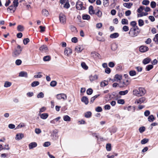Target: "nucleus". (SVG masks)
Masks as SVG:
<instances>
[{
	"mask_svg": "<svg viewBox=\"0 0 158 158\" xmlns=\"http://www.w3.org/2000/svg\"><path fill=\"white\" fill-rule=\"evenodd\" d=\"M37 143L35 142H31L29 144V148L30 149L33 148L37 147Z\"/></svg>",
	"mask_w": 158,
	"mask_h": 158,
	"instance_id": "nucleus-13",
	"label": "nucleus"
},
{
	"mask_svg": "<svg viewBox=\"0 0 158 158\" xmlns=\"http://www.w3.org/2000/svg\"><path fill=\"white\" fill-rule=\"evenodd\" d=\"M108 84V82L107 81H104L101 82V86L103 87L107 85Z\"/></svg>",
	"mask_w": 158,
	"mask_h": 158,
	"instance_id": "nucleus-33",
	"label": "nucleus"
},
{
	"mask_svg": "<svg viewBox=\"0 0 158 158\" xmlns=\"http://www.w3.org/2000/svg\"><path fill=\"white\" fill-rule=\"evenodd\" d=\"M44 96V93L42 92H40L39 94H38L37 96V98H43Z\"/></svg>",
	"mask_w": 158,
	"mask_h": 158,
	"instance_id": "nucleus-38",
	"label": "nucleus"
},
{
	"mask_svg": "<svg viewBox=\"0 0 158 158\" xmlns=\"http://www.w3.org/2000/svg\"><path fill=\"white\" fill-rule=\"evenodd\" d=\"M22 63V61L21 60L18 59L15 61V64L18 65H20Z\"/></svg>",
	"mask_w": 158,
	"mask_h": 158,
	"instance_id": "nucleus-56",
	"label": "nucleus"
},
{
	"mask_svg": "<svg viewBox=\"0 0 158 158\" xmlns=\"http://www.w3.org/2000/svg\"><path fill=\"white\" fill-rule=\"evenodd\" d=\"M8 10L11 11V13H14L16 10V8L12 5H11L7 8V10Z\"/></svg>",
	"mask_w": 158,
	"mask_h": 158,
	"instance_id": "nucleus-23",
	"label": "nucleus"
},
{
	"mask_svg": "<svg viewBox=\"0 0 158 158\" xmlns=\"http://www.w3.org/2000/svg\"><path fill=\"white\" fill-rule=\"evenodd\" d=\"M115 65L114 63L113 62H110L108 64V66L111 68H113Z\"/></svg>",
	"mask_w": 158,
	"mask_h": 158,
	"instance_id": "nucleus-62",
	"label": "nucleus"
},
{
	"mask_svg": "<svg viewBox=\"0 0 158 158\" xmlns=\"http://www.w3.org/2000/svg\"><path fill=\"white\" fill-rule=\"evenodd\" d=\"M81 101L84 103L85 105H87L89 103L88 99L87 97L85 96H83L81 99Z\"/></svg>",
	"mask_w": 158,
	"mask_h": 158,
	"instance_id": "nucleus-18",
	"label": "nucleus"
},
{
	"mask_svg": "<svg viewBox=\"0 0 158 158\" xmlns=\"http://www.w3.org/2000/svg\"><path fill=\"white\" fill-rule=\"evenodd\" d=\"M39 50L43 52H46L48 51V49L46 45H43L40 48Z\"/></svg>",
	"mask_w": 158,
	"mask_h": 158,
	"instance_id": "nucleus-7",
	"label": "nucleus"
},
{
	"mask_svg": "<svg viewBox=\"0 0 158 158\" xmlns=\"http://www.w3.org/2000/svg\"><path fill=\"white\" fill-rule=\"evenodd\" d=\"M153 40L156 44H158V33L155 35V37L153 39Z\"/></svg>",
	"mask_w": 158,
	"mask_h": 158,
	"instance_id": "nucleus-43",
	"label": "nucleus"
},
{
	"mask_svg": "<svg viewBox=\"0 0 158 158\" xmlns=\"http://www.w3.org/2000/svg\"><path fill=\"white\" fill-rule=\"evenodd\" d=\"M150 5L152 8H154L156 6V3L154 1H152L151 2Z\"/></svg>",
	"mask_w": 158,
	"mask_h": 158,
	"instance_id": "nucleus-57",
	"label": "nucleus"
},
{
	"mask_svg": "<svg viewBox=\"0 0 158 158\" xmlns=\"http://www.w3.org/2000/svg\"><path fill=\"white\" fill-rule=\"evenodd\" d=\"M42 15L45 17L48 16L49 14L48 11L46 9H43L42 11Z\"/></svg>",
	"mask_w": 158,
	"mask_h": 158,
	"instance_id": "nucleus-16",
	"label": "nucleus"
},
{
	"mask_svg": "<svg viewBox=\"0 0 158 158\" xmlns=\"http://www.w3.org/2000/svg\"><path fill=\"white\" fill-rule=\"evenodd\" d=\"M89 13L91 15L94 14V10H93V7L92 6H90L89 8Z\"/></svg>",
	"mask_w": 158,
	"mask_h": 158,
	"instance_id": "nucleus-24",
	"label": "nucleus"
},
{
	"mask_svg": "<svg viewBox=\"0 0 158 158\" xmlns=\"http://www.w3.org/2000/svg\"><path fill=\"white\" fill-rule=\"evenodd\" d=\"M56 98L58 100L62 99L64 101L66 100L67 99L66 95L64 93H61L57 94Z\"/></svg>",
	"mask_w": 158,
	"mask_h": 158,
	"instance_id": "nucleus-4",
	"label": "nucleus"
},
{
	"mask_svg": "<svg viewBox=\"0 0 158 158\" xmlns=\"http://www.w3.org/2000/svg\"><path fill=\"white\" fill-rule=\"evenodd\" d=\"M151 61V59L149 57H147L143 60L142 61L143 63L144 64H146L149 63Z\"/></svg>",
	"mask_w": 158,
	"mask_h": 158,
	"instance_id": "nucleus-17",
	"label": "nucleus"
},
{
	"mask_svg": "<svg viewBox=\"0 0 158 158\" xmlns=\"http://www.w3.org/2000/svg\"><path fill=\"white\" fill-rule=\"evenodd\" d=\"M11 85V83L10 82L8 81H6L5 82L4 84V87H10Z\"/></svg>",
	"mask_w": 158,
	"mask_h": 158,
	"instance_id": "nucleus-29",
	"label": "nucleus"
},
{
	"mask_svg": "<svg viewBox=\"0 0 158 158\" xmlns=\"http://www.w3.org/2000/svg\"><path fill=\"white\" fill-rule=\"evenodd\" d=\"M148 47L145 46H141L139 48V51L141 52H144L148 51Z\"/></svg>",
	"mask_w": 158,
	"mask_h": 158,
	"instance_id": "nucleus-9",
	"label": "nucleus"
},
{
	"mask_svg": "<svg viewBox=\"0 0 158 158\" xmlns=\"http://www.w3.org/2000/svg\"><path fill=\"white\" fill-rule=\"evenodd\" d=\"M123 6L128 9L130 8L133 5V3L131 2L125 3L123 4Z\"/></svg>",
	"mask_w": 158,
	"mask_h": 158,
	"instance_id": "nucleus-20",
	"label": "nucleus"
},
{
	"mask_svg": "<svg viewBox=\"0 0 158 158\" xmlns=\"http://www.w3.org/2000/svg\"><path fill=\"white\" fill-rule=\"evenodd\" d=\"M18 0H14L13 2V6L15 8L18 6L19 5Z\"/></svg>",
	"mask_w": 158,
	"mask_h": 158,
	"instance_id": "nucleus-47",
	"label": "nucleus"
},
{
	"mask_svg": "<svg viewBox=\"0 0 158 158\" xmlns=\"http://www.w3.org/2000/svg\"><path fill=\"white\" fill-rule=\"evenodd\" d=\"M130 24L132 26L134 27V28H135V27L136 26V25L137 24V23L135 21H133L131 22Z\"/></svg>",
	"mask_w": 158,
	"mask_h": 158,
	"instance_id": "nucleus-55",
	"label": "nucleus"
},
{
	"mask_svg": "<svg viewBox=\"0 0 158 158\" xmlns=\"http://www.w3.org/2000/svg\"><path fill=\"white\" fill-rule=\"evenodd\" d=\"M63 119L65 121L69 122L71 120V118L69 116L66 115L63 117Z\"/></svg>",
	"mask_w": 158,
	"mask_h": 158,
	"instance_id": "nucleus-27",
	"label": "nucleus"
},
{
	"mask_svg": "<svg viewBox=\"0 0 158 158\" xmlns=\"http://www.w3.org/2000/svg\"><path fill=\"white\" fill-rule=\"evenodd\" d=\"M35 132L37 134H39L41 132V131L40 129L37 128L35 129Z\"/></svg>",
	"mask_w": 158,
	"mask_h": 158,
	"instance_id": "nucleus-64",
	"label": "nucleus"
},
{
	"mask_svg": "<svg viewBox=\"0 0 158 158\" xmlns=\"http://www.w3.org/2000/svg\"><path fill=\"white\" fill-rule=\"evenodd\" d=\"M102 110V109L100 106H98L95 109V110L98 112H101Z\"/></svg>",
	"mask_w": 158,
	"mask_h": 158,
	"instance_id": "nucleus-61",
	"label": "nucleus"
},
{
	"mask_svg": "<svg viewBox=\"0 0 158 158\" xmlns=\"http://www.w3.org/2000/svg\"><path fill=\"white\" fill-rule=\"evenodd\" d=\"M91 55H92V56H94V57H95V58H96V57L99 58V57L100 55L98 53H97L96 52H92L91 53Z\"/></svg>",
	"mask_w": 158,
	"mask_h": 158,
	"instance_id": "nucleus-36",
	"label": "nucleus"
},
{
	"mask_svg": "<svg viewBox=\"0 0 158 158\" xmlns=\"http://www.w3.org/2000/svg\"><path fill=\"white\" fill-rule=\"evenodd\" d=\"M24 27L21 25H19L17 27V30L19 31H22L24 30Z\"/></svg>",
	"mask_w": 158,
	"mask_h": 158,
	"instance_id": "nucleus-32",
	"label": "nucleus"
},
{
	"mask_svg": "<svg viewBox=\"0 0 158 158\" xmlns=\"http://www.w3.org/2000/svg\"><path fill=\"white\" fill-rule=\"evenodd\" d=\"M148 120L150 122H152L155 120V118L152 115H151L148 117Z\"/></svg>",
	"mask_w": 158,
	"mask_h": 158,
	"instance_id": "nucleus-31",
	"label": "nucleus"
},
{
	"mask_svg": "<svg viewBox=\"0 0 158 158\" xmlns=\"http://www.w3.org/2000/svg\"><path fill=\"white\" fill-rule=\"evenodd\" d=\"M82 67L85 70H87L88 69V67L86 65L84 62H82L81 64Z\"/></svg>",
	"mask_w": 158,
	"mask_h": 158,
	"instance_id": "nucleus-42",
	"label": "nucleus"
},
{
	"mask_svg": "<svg viewBox=\"0 0 158 158\" xmlns=\"http://www.w3.org/2000/svg\"><path fill=\"white\" fill-rule=\"evenodd\" d=\"M40 84V83L38 81H34L32 82L31 84V86L32 87H35L38 85Z\"/></svg>",
	"mask_w": 158,
	"mask_h": 158,
	"instance_id": "nucleus-28",
	"label": "nucleus"
},
{
	"mask_svg": "<svg viewBox=\"0 0 158 158\" xmlns=\"http://www.w3.org/2000/svg\"><path fill=\"white\" fill-rule=\"evenodd\" d=\"M98 76L97 75H94L93 76L91 75L89 77V80L91 82H92L97 80L98 79Z\"/></svg>",
	"mask_w": 158,
	"mask_h": 158,
	"instance_id": "nucleus-12",
	"label": "nucleus"
},
{
	"mask_svg": "<svg viewBox=\"0 0 158 158\" xmlns=\"http://www.w3.org/2000/svg\"><path fill=\"white\" fill-rule=\"evenodd\" d=\"M149 1L148 0H143L142 2V4L143 5L147 6L149 4Z\"/></svg>",
	"mask_w": 158,
	"mask_h": 158,
	"instance_id": "nucleus-50",
	"label": "nucleus"
},
{
	"mask_svg": "<svg viewBox=\"0 0 158 158\" xmlns=\"http://www.w3.org/2000/svg\"><path fill=\"white\" fill-rule=\"evenodd\" d=\"M90 19V16L88 15H84L82 16V19L84 20H89Z\"/></svg>",
	"mask_w": 158,
	"mask_h": 158,
	"instance_id": "nucleus-35",
	"label": "nucleus"
},
{
	"mask_svg": "<svg viewBox=\"0 0 158 158\" xmlns=\"http://www.w3.org/2000/svg\"><path fill=\"white\" fill-rule=\"evenodd\" d=\"M129 75L131 76H133L136 75V72L135 70H131L129 71Z\"/></svg>",
	"mask_w": 158,
	"mask_h": 158,
	"instance_id": "nucleus-46",
	"label": "nucleus"
},
{
	"mask_svg": "<svg viewBox=\"0 0 158 158\" xmlns=\"http://www.w3.org/2000/svg\"><path fill=\"white\" fill-rule=\"evenodd\" d=\"M106 148L107 151H110L111 149V144L110 143H107L106 146Z\"/></svg>",
	"mask_w": 158,
	"mask_h": 158,
	"instance_id": "nucleus-41",
	"label": "nucleus"
},
{
	"mask_svg": "<svg viewBox=\"0 0 158 158\" xmlns=\"http://www.w3.org/2000/svg\"><path fill=\"white\" fill-rule=\"evenodd\" d=\"M111 72L110 69V68L107 67L105 69V72L107 74H109Z\"/></svg>",
	"mask_w": 158,
	"mask_h": 158,
	"instance_id": "nucleus-63",
	"label": "nucleus"
},
{
	"mask_svg": "<svg viewBox=\"0 0 158 158\" xmlns=\"http://www.w3.org/2000/svg\"><path fill=\"white\" fill-rule=\"evenodd\" d=\"M153 68V66L151 64H149L147 66L146 68V69L148 71H149L151 69H152Z\"/></svg>",
	"mask_w": 158,
	"mask_h": 158,
	"instance_id": "nucleus-44",
	"label": "nucleus"
},
{
	"mask_svg": "<svg viewBox=\"0 0 158 158\" xmlns=\"http://www.w3.org/2000/svg\"><path fill=\"white\" fill-rule=\"evenodd\" d=\"M146 91L143 88L140 87L138 89H135L133 90V94L138 97L142 96L145 94Z\"/></svg>",
	"mask_w": 158,
	"mask_h": 158,
	"instance_id": "nucleus-1",
	"label": "nucleus"
},
{
	"mask_svg": "<svg viewBox=\"0 0 158 158\" xmlns=\"http://www.w3.org/2000/svg\"><path fill=\"white\" fill-rule=\"evenodd\" d=\"M122 76L121 75L116 74L115 76V78L117 79V81L120 80L122 79Z\"/></svg>",
	"mask_w": 158,
	"mask_h": 158,
	"instance_id": "nucleus-39",
	"label": "nucleus"
},
{
	"mask_svg": "<svg viewBox=\"0 0 158 158\" xmlns=\"http://www.w3.org/2000/svg\"><path fill=\"white\" fill-rule=\"evenodd\" d=\"M117 102L119 104H121L122 105H123L124 104L125 102L124 101L123 99H120L118 100L117 101Z\"/></svg>",
	"mask_w": 158,
	"mask_h": 158,
	"instance_id": "nucleus-58",
	"label": "nucleus"
},
{
	"mask_svg": "<svg viewBox=\"0 0 158 158\" xmlns=\"http://www.w3.org/2000/svg\"><path fill=\"white\" fill-rule=\"evenodd\" d=\"M140 32V30L138 26H136L135 28H131L129 32L130 36L131 37H135L137 36Z\"/></svg>",
	"mask_w": 158,
	"mask_h": 158,
	"instance_id": "nucleus-2",
	"label": "nucleus"
},
{
	"mask_svg": "<svg viewBox=\"0 0 158 158\" xmlns=\"http://www.w3.org/2000/svg\"><path fill=\"white\" fill-rule=\"evenodd\" d=\"M72 53V50L69 48H66L64 51V55L67 56H69Z\"/></svg>",
	"mask_w": 158,
	"mask_h": 158,
	"instance_id": "nucleus-10",
	"label": "nucleus"
},
{
	"mask_svg": "<svg viewBox=\"0 0 158 158\" xmlns=\"http://www.w3.org/2000/svg\"><path fill=\"white\" fill-rule=\"evenodd\" d=\"M138 22L139 25L140 27H141L144 25L143 21L141 19H139Z\"/></svg>",
	"mask_w": 158,
	"mask_h": 158,
	"instance_id": "nucleus-45",
	"label": "nucleus"
},
{
	"mask_svg": "<svg viewBox=\"0 0 158 158\" xmlns=\"http://www.w3.org/2000/svg\"><path fill=\"white\" fill-rule=\"evenodd\" d=\"M148 14V13L147 12H142L140 14H138L137 15L138 17H141L143 16H146Z\"/></svg>",
	"mask_w": 158,
	"mask_h": 158,
	"instance_id": "nucleus-49",
	"label": "nucleus"
},
{
	"mask_svg": "<svg viewBox=\"0 0 158 158\" xmlns=\"http://www.w3.org/2000/svg\"><path fill=\"white\" fill-rule=\"evenodd\" d=\"M19 76L20 77H27V73L26 72L22 71L19 73Z\"/></svg>",
	"mask_w": 158,
	"mask_h": 158,
	"instance_id": "nucleus-19",
	"label": "nucleus"
},
{
	"mask_svg": "<svg viewBox=\"0 0 158 158\" xmlns=\"http://www.w3.org/2000/svg\"><path fill=\"white\" fill-rule=\"evenodd\" d=\"M144 8L143 6H140L137 10V12L139 13H141L144 9Z\"/></svg>",
	"mask_w": 158,
	"mask_h": 158,
	"instance_id": "nucleus-60",
	"label": "nucleus"
},
{
	"mask_svg": "<svg viewBox=\"0 0 158 158\" xmlns=\"http://www.w3.org/2000/svg\"><path fill=\"white\" fill-rule=\"evenodd\" d=\"M29 41L30 40L29 38H25L23 40V43L24 45H26L29 42Z\"/></svg>",
	"mask_w": 158,
	"mask_h": 158,
	"instance_id": "nucleus-54",
	"label": "nucleus"
},
{
	"mask_svg": "<svg viewBox=\"0 0 158 158\" xmlns=\"http://www.w3.org/2000/svg\"><path fill=\"white\" fill-rule=\"evenodd\" d=\"M130 81L128 80H124L123 82H120L119 84V87L123 88L127 86L130 83Z\"/></svg>",
	"mask_w": 158,
	"mask_h": 158,
	"instance_id": "nucleus-5",
	"label": "nucleus"
},
{
	"mask_svg": "<svg viewBox=\"0 0 158 158\" xmlns=\"http://www.w3.org/2000/svg\"><path fill=\"white\" fill-rule=\"evenodd\" d=\"M93 90L92 89L90 88L88 89L86 91V93L87 94L90 95L92 94Z\"/></svg>",
	"mask_w": 158,
	"mask_h": 158,
	"instance_id": "nucleus-51",
	"label": "nucleus"
},
{
	"mask_svg": "<svg viewBox=\"0 0 158 158\" xmlns=\"http://www.w3.org/2000/svg\"><path fill=\"white\" fill-rule=\"evenodd\" d=\"M22 49L20 45H18L17 48H15L13 51L12 55L14 57H16L18 56L21 53Z\"/></svg>",
	"mask_w": 158,
	"mask_h": 158,
	"instance_id": "nucleus-3",
	"label": "nucleus"
},
{
	"mask_svg": "<svg viewBox=\"0 0 158 158\" xmlns=\"http://www.w3.org/2000/svg\"><path fill=\"white\" fill-rule=\"evenodd\" d=\"M119 35L118 33H114L113 34H111L110 36V37L112 39H114L117 38L118 37Z\"/></svg>",
	"mask_w": 158,
	"mask_h": 158,
	"instance_id": "nucleus-22",
	"label": "nucleus"
},
{
	"mask_svg": "<svg viewBox=\"0 0 158 158\" xmlns=\"http://www.w3.org/2000/svg\"><path fill=\"white\" fill-rule=\"evenodd\" d=\"M40 116L42 119H45L48 117V114L47 113H44L40 114Z\"/></svg>",
	"mask_w": 158,
	"mask_h": 158,
	"instance_id": "nucleus-21",
	"label": "nucleus"
},
{
	"mask_svg": "<svg viewBox=\"0 0 158 158\" xmlns=\"http://www.w3.org/2000/svg\"><path fill=\"white\" fill-rule=\"evenodd\" d=\"M59 19L60 22L64 24L65 23L66 19L65 15L63 14H60L59 15Z\"/></svg>",
	"mask_w": 158,
	"mask_h": 158,
	"instance_id": "nucleus-6",
	"label": "nucleus"
},
{
	"mask_svg": "<svg viewBox=\"0 0 158 158\" xmlns=\"http://www.w3.org/2000/svg\"><path fill=\"white\" fill-rule=\"evenodd\" d=\"M102 12L100 10H98L96 13V15H97L98 17H101L102 15Z\"/></svg>",
	"mask_w": 158,
	"mask_h": 158,
	"instance_id": "nucleus-59",
	"label": "nucleus"
},
{
	"mask_svg": "<svg viewBox=\"0 0 158 158\" xmlns=\"http://www.w3.org/2000/svg\"><path fill=\"white\" fill-rule=\"evenodd\" d=\"M109 0H103V5L105 7L107 6L109 4Z\"/></svg>",
	"mask_w": 158,
	"mask_h": 158,
	"instance_id": "nucleus-37",
	"label": "nucleus"
},
{
	"mask_svg": "<svg viewBox=\"0 0 158 158\" xmlns=\"http://www.w3.org/2000/svg\"><path fill=\"white\" fill-rule=\"evenodd\" d=\"M145 100V98L144 97H142L139 99H136L135 102V104H141Z\"/></svg>",
	"mask_w": 158,
	"mask_h": 158,
	"instance_id": "nucleus-11",
	"label": "nucleus"
},
{
	"mask_svg": "<svg viewBox=\"0 0 158 158\" xmlns=\"http://www.w3.org/2000/svg\"><path fill=\"white\" fill-rule=\"evenodd\" d=\"M121 23L122 24H128V21L127 19H122L121 21Z\"/></svg>",
	"mask_w": 158,
	"mask_h": 158,
	"instance_id": "nucleus-40",
	"label": "nucleus"
},
{
	"mask_svg": "<svg viewBox=\"0 0 158 158\" xmlns=\"http://www.w3.org/2000/svg\"><path fill=\"white\" fill-rule=\"evenodd\" d=\"M76 8L79 10L82 9L83 7L82 2L81 1L78 0L76 4Z\"/></svg>",
	"mask_w": 158,
	"mask_h": 158,
	"instance_id": "nucleus-8",
	"label": "nucleus"
},
{
	"mask_svg": "<svg viewBox=\"0 0 158 158\" xmlns=\"http://www.w3.org/2000/svg\"><path fill=\"white\" fill-rule=\"evenodd\" d=\"M145 128L144 127H141L139 128V130L141 133L143 132L145 130Z\"/></svg>",
	"mask_w": 158,
	"mask_h": 158,
	"instance_id": "nucleus-52",
	"label": "nucleus"
},
{
	"mask_svg": "<svg viewBox=\"0 0 158 158\" xmlns=\"http://www.w3.org/2000/svg\"><path fill=\"white\" fill-rule=\"evenodd\" d=\"M112 95L114 96V98H115L116 99H117L118 98H120V96L119 94H118L117 93L114 92L112 94Z\"/></svg>",
	"mask_w": 158,
	"mask_h": 158,
	"instance_id": "nucleus-25",
	"label": "nucleus"
},
{
	"mask_svg": "<svg viewBox=\"0 0 158 158\" xmlns=\"http://www.w3.org/2000/svg\"><path fill=\"white\" fill-rule=\"evenodd\" d=\"M148 139L145 138L141 140V143L142 144H145L148 141Z\"/></svg>",
	"mask_w": 158,
	"mask_h": 158,
	"instance_id": "nucleus-48",
	"label": "nucleus"
},
{
	"mask_svg": "<svg viewBox=\"0 0 158 158\" xmlns=\"http://www.w3.org/2000/svg\"><path fill=\"white\" fill-rule=\"evenodd\" d=\"M51 59V57L49 56H46L43 57V60L45 61H49Z\"/></svg>",
	"mask_w": 158,
	"mask_h": 158,
	"instance_id": "nucleus-30",
	"label": "nucleus"
},
{
	"mask_svg": "<svg viewBox=\"0 0 158 158\" xmlns=\"http://www.w3.org/2000/svg\"><path fill=\"white\" fill-rule=\"evenodd\" d=\"M92 115V113L90 111H87L85 113V117L86 118H89L91 117Z\"/></svg>",
	"mask_w": 158,
	"mask_h": 158,
	"instance_id": "nucleus-26",
	"label": "nucleus"
},
{
	"mask_svg": "<svg viewBox=\"0 0 158 158\" xmlns=\"http://www.w3.org/2000/svg\"><path fill=\"white\" fill-rule=\"evenodd\" d=\"M83 49V48L81 46L78 45L75 47V50L76 52L79 53L81 52Z\"/></svg>",
	"mask_w": 158,
	"mask_h": 158,
	"instance_id": "nucleus-15",
	"label": "nucleus"
},
{
	"mask_svg": "<svg viewBox=\"0 0 158 158\" xmlns=\"http://www.w3.org/2000/svg\"><path fill=\"white\" fill-rule=\"evenodd\" d=\"M56 84L57 82L56 81H53L51 82L50 85L52 87H54L56 85Z\"/></svg>",
	"mask_w": 158,
	"mask_h": 158,
	"instance_id": "nucleus-53",
	"label": "nucleus"
},
{
	"mask_svg": "<svg viewBox=\"0 0 158 158\" xmlns=\"http://www.w3.org/2000/svg\"><path fill=\"white\" fill-rule=\"evenodd\" d=\"M128 92V91L127 90L125 91H120L119 92V94L120 95H124L127 94Z\"/></svg>",
	"mask_w": 158,
	"mask_h": 158,
	"instance_id": "nucleus-34",
	"label": "nucleus"
},
{
	"mask_svg": "<svg viewBox=\"0 0 158 158\" xmlns=\"http://www.w3.org/2000/svg\"><path fill=\"white\" fill-rule=\"evenodd\" d=\"M24 137L23 134L22 133L18 134L16 135L15 139L19 140L22 139Z\"/></svg>",
	"mask_w": 158,
	"mask_h": 158,
	"instance_id": "nucleus-14",
	"label": "nucleus"
}]
</instances>
